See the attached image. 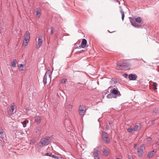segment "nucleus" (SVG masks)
<instances>
[{
    "mask_svg": "<svg viewBox=\"0 0 159 159\" xmlns=\"http://www.w3.org/2000/svg\"><path fill=\"white\" fill-rule=\"evenodd\" d=\"M129 18L131 25L135 27H138L136 22L140 23L142 21V19L140 17H138L135 19L130 17Z\"/></svg>",
    "mask_w": 159,
    "mask_h": 159,
    "instance_id": "1",
    "label": "nucleus"
},
{
    "mask_svg": "<svg viewBox=\"0 0 159 159\" xmlns=\"http://www.w3.org/2000/svg\"><path fill=\"white\" fill-rule=\"evenodd\" d=\"M49 139L50 138L49 137L43 138L40 141V143L42 146L41 145H40V146L42 147L43 146H45L48 145L50 141Z\"/></svg>",
    "mask_w": 159,
    "mask_h": 159,
    "instance_id": "2",
    "label": "nucleus"
},
{
    "mask_svg": "<svg viewBox=\"0 0 159 159\" xmlns=\"http://www.w3.org/2000/svg\"><path fill=\"white\" fill-rule=\"evenodd\" d=\"M47 75L49 76L50 80L51 79V70H48L46 72L43 79V82L44 84H46L47 83Z\"/></svg>",
    "mask_w": 159,
    "mask_h": 159,
    "instance_id": "3",
    "label": "nucleus"
},
{
    "mask_svg": "<svg viewBox=\"0 0 159 159\" xmlns=\"http://www.w3.org/2000/svg\"><path fill=\"white\" fill-rule=\"evenodd\" d=\"M103 136L102 137V140L107 143H109L110 142V140L107 136V134L104 131H102Z\"/></svg>",
    "mask_w": 159,
    "mask_h": 159,
    "instance_id": "4",
    "label": "nucleus"
},
{
    "mask_svg": "<svg viewBox=\"0 0 159 159\" xmlns=\"http://www.w3.org/2000/svg\"><path fill=\"white\" fill-rule=\"evenodd\" d=\"M122 64L124 69L128 70L131 67L130 64L129 62L125 61H122Z\"/></svg>",
    "mask_w": 159,
    "mask_h": 159,
    "instance_id": "5",
    "label": "nucleus"
},
{
    "mask_svg": "<svg viewBox=\"0 0 159 159\" xmlns=\"http://www.w3.org/2000/svg\"><path fill=\"white\" fill-rule=\"evenodd\" d=\"M38 44H37L36 46V49H38V48H39L42 44L43 40L42 39V37L41 36H39L38 37Z\"/></svg>",
    "mask_w": 159,
    "mask_h": 159,
    "instance_id": "6",
    "label": "nucleus"
},
{
    "mask_svg": "<svg viewBox=\"0 0 159 159\" xmlns=\"http://www.w3.org/2000/svg\"><path fill=\"white\" fill-rule=\"evenodd\" d=\"M116 69L117 70H118L124 69L122 64V61H120L117 62L116 64Z\"/></svg>",
    "mask_w": 159,
    "mask_h": 159,
    "instance_id": "7",
    "label": "nucleus"
},
{
    "mask_svg": "<svg viewBox=\"0 0 159 159\" xmlns=\"http://www.w3.org/2000/svg\"><path fill=\"white\" fill-rule=\"evenodd\" d=\"M87 43V42L86 40L85 39H82V42L80 45L79 47H78L77 48H84L86 47Z\"/></svg>",
    "mask_w": 159,
    "mask_h": 159,
    "instance_id": "8",
    "label": "nucleus"
},
{
    "mask_svg": "<svg viewBox=\"0 0 159 159\" xmlns=\"http://www.w3.org/2000/svg\"><path fill=\"white\" fill-rule=\"evenodd\" d=\"M100 153V152L98 150H95L93 152V155L95 159H99V154Z\"/></svg>",
    "mask_w": 159,
    "mask_h": 159,
    "instance_id": "9",
    "label": "nucleus"
},
{
    "mask_svg": "<svg viewBox=\"0 0 159 159\" xmlns=\"http://www.w3.org/2000/svg\"><path fill=\"white\" fill-rule=\"evenodd\" d=\"M143 145H141L138 149V156L139 157H142L143 155Z\"/></svg>",
    "mask_w": 159,
    "mask_h": 159,
    "instance_id": "10",
    "label": "nucleus"
},
{
    "mask_svg": "<svg viewBox=\"0 0 159 159\" xmlns=\"http://www.w3.org/2000/svg\"><path fill=\"white\" fill-rule=\"evenodd\" d=\"M111 93L113 94L118 97H120L121 95L120 92H119L118 90L116 89L115 88H113L112 89Z\"/></svg>",
    "mask_w": 159,
    "mask_h": 159,
    "instance_id": "11",
    "label": "nucleus"
},
{
    "mask_svg": "<svg viewBox=\"0 0 159 159\" xmlns=\"http://www.w3.org/2000/svg\"><path fill=\"white\" fill-rule=\"evenodd\" d=\"M85 107L83 105H80L79 107V113L80 115H83L84 113Z\"/></svg>",
    "mask_w": 159,
    "mask_h": 159,
    "instance_id": "12",
    "label": "nucleus"
},
{
    "mask_svg": "<svg viewBox=\"0 0 159 159\" xmlns=\"http://www.w3.org/2000/svg\"><path fill=\"white\" fill-rule=\"evenodd\" d=\"M137 77V75L135 74H130L129 75L128 78L130 80H135Z\"/></svg>",
    "mask_w": 159,
    "mask_h": 159,
    "instance_id": "13",
    "label": "nucleus"
},
{
    "mask_svg": "<svg viewBox=\"0 0 159 159\" xmlns=\"http://www.w3.org/2000/svg\"><path fill=\"white\" fill-rule=\"evenodd\" d=\"M157 150L154 149L153 151H150L147 155V157L149 158H151L157 152Z\"/></svg>",
    "mask_w": 159,
    "mask_h": 159,
    "instance_id": "14",
    "label": "nucleus"
},
{
    "mask_svg": "<svg viewBox=\"0 0 159 159\" xmlns=\"http://www.w3.org/2000/svg\"><path fill=\"white\" fill-rule=\"evenodd\" d=\"M30 39V34L29 32L26 31L25 35V40L29 41Z\"/></svg>",
    "mask_w": 159,
    "mask_h": 159,
    "instance_id": "15",
    "label": "nucleus"
},
{
    "mask_svg": "<svg viewBox=\"0 0 159 159\" xmlns=\"http://www.w3.org/2000/svg\"><path fill=\"white\" fill-rule=\"evenodd\" d=\"M15 106L12 105L9 108L8 111V114L10 115H12L13 113V111L15 109Z\"/></svg>",
    "mask_w": 159,
    "mask_h": 159,
    "instance_id": "16",
    "label": "nucleus"
},
{
    "mask_svg": "<svg viewBox=\"0 0 159 159\" xmlns=\"http://www.w3.org/2000/svg\"><path fill=\"white\" fill-rule=\"evenodd\" d=\"M41 120V117L40 116H37L35 119V121L37 124H39L40 123Z\"/></svg>",
    "mask_w": 159,
    "mask_h": 159,
    "instance_id": "17",
    "label": "nucleus"
},
{
    "mask_svg": "<svg viewBox=\"0 0 159 159\" xmlns=\"http://www.w3.org/2000/svg\"><path fill=\"white\" fill-rule=\"evenodd\" d=\"M16 63L17 61L15 59H13L11 63L12 67L14 68L16 67Z\"/></svg>",
    "mask_w": 159,
    "mask_h": 159,
    "instance_id": "18",
    "label": "nucleus"
},
{
    "mask_svg": "<svg viewBox=\"0 0 159 159\" xmlns=\"http://www.w3.org/2000/svg\"><path fill=\"white\" fill-rule=\"evenodd\" d=\"M29 121L26 119H25L23 121L21 122V123L23 125V127L25 128L26 126V124L28 123Z\"/></svg>",
    "mask_w": 159,
    "mask_h": 159,
    "instance_id": "19",
    "label": "nucleus"
},
{
    "mask_svg": "<svg viewBox=\"0 0 159 159\" xmlns=\"http://www.w3.org/2000/svg\"><path fill=\"white\" fill-rule=\"evenodd\" d=\"M120 12L121 13V16H122L121 18H122V21H123L124 19V18L125 17V14H124V12L122 10V9H120Z\"/></svg>",
    "mask_w": 159,
    "mask_h": 159,
    "instance_id": "20",
    "label": "nucleus"
},
{
    "mask_svg": "<svg viewBox=\"0 0 159 159\" xmlns=\"http://www.w3.org/2000/svg\"><path fill=\"white\" fill-rule=\"evenodd\" d=\"M153 112L156 113H159V108L157 107L154 108L153 110Z\"/></svg>",
    "mask_w": 159,
    "mask_h": 159,
    "instance_id": "21",
    "label": "nucleus"
},
{
    "mask_svg": "<svg viewBox=\"0 0 159 159\" xmlns=\"http://www.w3.org/2000/svg\"><path fill=\"white\" fill-rule=\"evenodd\" d=\"M103 153L106 155L107 156L109 154V152L105 149H104L103 151Z\"/></svg>",
    "mask_w": 159,
    "mask_h": 159,
    "instance_id": "22",
    "label": "nucleus"
},
{
    "mask_svg": "<svg viewBox=\"0 0 159 159\" xmlns=\"http://www.w3.org/2000/svg\"><path fill=\"white\" fill-rule=\"evenodd\" d=\"M24 65L20 64V65L19 67L20 68L19 70L21 71H23L24 70Z\"/></svg>",
    "mask_w": 159,
    "mask_h": 159,
    "instance_id": "23",
    "label": "nucleus"
},
{
    "mask_svg": "<svg viewBox=\"0 0 159 159\" xmlns=\"http://www.w3.org/2000/svg\"><path fill=\"white\" fill-rule=\"evenodd\" d=\"M29 41H24L23 42V43H22V46H26L27 45V43L29 42Z\"/></svg>",
    "mask_w": 159,
    "mask_h": 159,
    "instance_id": "24",
    "label": "nucleus"
},
{
    "mask_svg": "<svg viewBox=\"0 0 159 159\" xmlns=\"http://www.w3.org/2000/svg\"><path fill=\"white\" fill-rule=\"evenodd\" d=\"M139 128V126L138 125H135L133 129V130L134 131H137L138 129Z\"/></svg>",
    "mask_w": 159,
    "mask_h": 159,
    "instance_id": "25",
    "label": "nucleus"
},
{
    "mask_svg": "<svg viewBox=\"0 0 159 159\" xmlns=\"http://www.w3.org/2000/svg\"><path fill=\"white\" fill-rule=\"evenodd\" d=\"M133 130V129L131 128H128L127 130V132L129 133H132Z\"/></svg>",
    "mask_w": 159,
    "mask_h": 159,
    "instance_id": "26",
    "label": "nucleus"
},
{
    "mask_svg": "<svg viewBox=\"0 0 159 159\" xmlns=\"http://www.w3.org/2000/svg\"><path fill=\"white\" fill-rule=\"evenodd\" d=\"M153 85L154 86V89L155 90H156L157 89V84L155 82H154L153 83Z\"/></svg>",
    "mask_w": 159,
    "mask_h": 159,
    "instance_id": "27",
    "label": "nucleus"
},
{
    "mask_svg": "<svg viewBox=\"0 0 159 159\" xmlns=\"http://www.w3.org/2000/svg\"><path fill=\"white\" fill-rule=\"evenodd\" d=\"M51 157H52V158H55L56 159H58L59 157L58 156H56L54 155H52L51 156Z\"/></svg>",
    "mask_w": 159,
    "mask_h": 159,
    "instance_id": "28",
    "label": "nucleus"
},
{
    "mask_svg": "<svg viewBox=\"0 0 159 159\" xmlns=\"http://www.w3.org/2000/svg\"><path fill=\"white\" fill-rule=\"evenodd\" d=\"M72 106L71 105H69L67 106V108L70 110L72 108Z\"/></svg>",
    "mask_w": 159,
    "mask_h": 159,
    "instance_id": "29",
    "label": "nucleus"
},
{
    "mask_svg": "<svg viewBox=\"0 0 159 159\" xmlns=\"http://www.w3.org/2000/svg\"><path fill=\"white\" fill-rule=\"evenodd\" d=\"M123 75L125 78H127L128 76V74L126 73L123 74Z\"/></svg>",
    "mask_w": 159,
    "mask_h": 159,
    "instance_id": "30",
    "label": "nucleus"
},
{
    "mask_svg": "<svg viewBox=\"0 0 159 159\" xmlns=\"http://www.w3.org/2000/svg\"><path fill=\"white\" fill-rule=\"evenodd\" d=\"M66 79H63L61 80V82L62 84H64L66 82Z\"/></svg>",
    "mask_w": 159,
    "mask_h": 159,
    "instance_id": "31",
    "label": "nucleus"
},
{
    "mask_svg": "<svg viewBox=\"0 0 159 159\" xmlns=\"http://www.w3.org/2000/svg\"><path fill=\"white\" fill-rule=\"evenodd\" d=\"M107 98H112V95L111 94H108L107 96Z\"/></svg>",
    "mask_w": 159,
    "mask_h": 159,
    "instance_id": "32",
    "label": "nucleus"
},
{
    "mask_svg": "<svg viewBox=\"0 0 159 159\" xmlns=\"http://www.w3.org/2000/svg\"><path fill=\"white\" fill-rule=\"evenodd\" d=\"M128 159H133V156L131 155H128Z\"/></svg>",
    "mask_w": 159,
    "mask_h": 159,
    "instance_id": "33",
    "label": "nucleus"
},
{
    "mask_svg": "<svg viewBox=\"0 0 159 159\" xmlns=\"http://www.w3.org/2000/svg\"><path fill=\"white\" fill-rule=\"evenodd\" d=\"M51 33L52 34H53V30L54 29V28L53 27H51Z\"/></svg>",
    "mask_w": 159,
    "mask_h": 159,
    "instance_id": "34",
    "label": "nucleus"
},
{
    "mask_svg": "<svg viewBox=\"0 0 159 159\" xmlns=\"http://www.w3.org/2000/svg\"><path fill=\"white\" fill-rule=\"evenodd\" d=\"M45 155L46 156H49V157H51V156L52 155V154H50L48 153H46L45 154Z\"/></svg>",
    "mask_w": 159,
    "mask_h": 159,
    "instance_id": "35",
    "label": "nucleus"
},
{
    "mask_svg": "<svg viewBox=\"0 0 159 159\" xmlns=\"http://www.w3.org/2000/svg\"><path fill=\"white\" fill-rule=\"evenodd\" d=\"M36 14L37 16H38L40 14V11L37 10L36 11Z\"/></svg>",
    "mask_w": 159,
    "mask_h": 159,
    "instance_id": "36",
    "label": "nucleus"
},
{
    "mask_svg": "<svg viewBox=\"0 0 159 159\" xmlns=\"http://www.w3.org/2000/svg\"><path fill=\"white\" fill-rule=\"evenodd\" d=\"M147 140L148 141H151L152 140V139L150 137H149L147 139Z\"/></svg>",
    "mask_w": 159,
    "mask_h": 159,
    "instance_id": "37",
    "label": "nucleus"
},
{
    "mask_svg": "<svg viewBox=\"0 0 159 159\" xmlns=\"http://www.w3.org/2000/svg\"><path fill=\"white\" fill-rule=\"evenodd\" d=\"M154 121L155 120H152L151 121V123L152 124H155V122H154Z\"/></svg>",
    "mask_w": 159,
    "mask_h": 159,
    "instance_id": "38",
    "label": "nucleus"
},
{
    "mask_svg": "<svg viewBox=\"0 0 159 159\" xmlns=\"http://www.w3.org/2000/svg\"><path fill=\"white\" fill-rule=\"evenodd\" d=\"M109 123L110 125H111L112 123V122L111 121H110L109 122Z\"/></svg>",
    "mask_w": 159,
    "mask_h": 159,
    "instance_id": "39",
    "label": "nucleus"
},
{
    "mask_svg": "<svg viewBox=\"0 0 159 159\" xmlns=\"http://www.w3.org/2000/svg\"><path fill=\"white\" fill-rule=\"evenodd\" d=\"M106 129H110L109 127L107 125L106 126Z\"/></svg>",
    "mask_w": 159,
    "mask_h": 159,
    "instance_id": "40",
    "label": "nucleus"
},
{
    "mask_svg": "<svg viewBox=\"0 0 159 159\" xmlns=\"http://www.w3.org/2000/svg\"><path fill=\"white\" fill-rule=\"evenodd\" d=\"M3 133V132L2 131H0V135L2 134Z\"/></svg>",
    "mask_w": 159,
    "mask_h": 159,
    "instance_id": "41",
    "label": "nucleus"
},
{
    "mask_svg": "<svg viewBox=\"0 0 159 159\" xmlns=\"http://www.w3.org/2000/svg\"><path fill=\"white\" fill-rule=\"evenodd\" d=\"M116 2H118L119 3V4H120V2L118 0H116Z\"/></svg>",
    "mask_w": 159,
    "mask_h": 159,
    "instance_id": "42",
    "label": "nucleus"
},
{
    "mask_svg": "<svg viewBox=\"0 0 159 159\" xmlns=\"http://www.w3.org/2000/svg\"><path fill=\"white\" fill-rule=\"evenodd\" d=\"M157 144L158 145H159V142H157Z\"/></svg>",
    "mask_w": 159,
    "mask_h": 159,
    "instance_id": "43",
    "label": "nucleus"
},
{
    "mask_svg": "<svg viewBox=\"0 0 159 159\" xmlns=\"http://www.w3.org/2000/svg\"><path fill=\"white\" fill-rule=\"evenodd\" d=\"M108 31L110 32V33H112V32H114L115 31H112V32H110L109 31V30H108Z\"/></svg>",
    "mask_w": 159,
    "mask_h": 159,
    "instance_id": "44",
    "label": "nucleus"
},
{
    "mask_svg": "<svg viewBox=\"0 0 159 159\" xmlns=\"http://www.w3.org/2000/svg\"><path fill=\"white\" fill-rule=\"evenodd\" d=\"M83 51V50H82V51H80V52L81 53Z\"/></svg>",
    "mask_w": 159,
    "mask_h": 159,
    "instance_id": "45",
    "label": "nucleus"
},
{
    "mask_svg": "<svg viewBox=\"0 0 159 159\" xmlns=\"http://www.w3.org/2000/svg\"><path fill=\"white\" fill-rule=\"evenodd\" d=\"M78 84H80V85H81L82 84H80V83H78Z\"/></svg>",
    "mask_w": 159,
    "mask_h": 159,
    "instance_id": "46",
    "label": "nucleus"
},
{
    "mask_svg": "<svg viewBox=\"0 0 159 159\" xmlns=\"http://www.w3.org/2000/svg\"><path fill=\"white\" fill-rule=\"evenodd\" d=\"M119 7L120 8V9H121V7H120V6H119Z\"/></svg>",
    "mask_w": 159,
    "mask_h": 159,
    "instance_id": "47",
    "label": "nucleus"
},
{
    "mask_svg": "<svg viewBox=\"0 0 159 159\" xmlns=\"http://www.w3.org/2000/svg\"><path fill=\"white\" fill-rule=\"evenodd\" d=\"M1 136L2 137H4L3 135H2V136Z\"/></svg>",
    "mask_w": 159,
    "mask_h": 159,
    "instance_id": "48",
    "label": "nucleus"
},
{
    "mask_svg": "<svg viewBox=\"0 0 159 159\" xmlns=\"http://www.w3.org/2000/svg\"><path fill=\"white\" fill-rule=\"evenodd\" d=\"M116 159H120V158H116Z\"/></svg>",
    "mask_w": 159,
    "mask_h": 159,
    "instance_id": "49",
    "label": "nucleus"
},
{
    "mask_svg": "<svg viewBox=\"0 0 159 159\" xmlns=\"http://www.w3.org/2000/svg\"><path fill=\"white\" fill-rule=\"evenodd\" d=\"M54 108H56V107H55V106H54Z\"/></svg>",
    "mask_w": 159,
    "mask_h": 159,
    "instance_id": "50",
    "label": "nucleus"
},
{
    "mask_svg": "<svg viewBox=\"0 0 159 159\" xmlns=\"http://www.w3.org/2000/svg\"><path fill=\"white\" fill-rule=\"evenodd\" d=\"M26 111H27V108L26 109Z\"/></svg>",
    "mask_w": 159,
    "mask_h": 159,
    "instance_id": "51",
    "label": "nucleus"
},
{
    "mask_svg": "<svg viewBox=\"0 0 159 159\" xmlns=\"http://www.w3.org/2000/svg\"><path fill=\"white\" fill-rule=\"evenodd\" d=\"M135 144V145H134V146H136V144Z\"/></svg>",
    "mask_w": 159,
    "mask_h": 159,
    "instance_id": "52",
    "label": "nucleus"
},
{
    "mask_svg": "<svg viewBox=\"0 0 159 159\" xmlns=\"http://www.w3.org/2000/svg\"><path fill=\"white\" fill-rule=\"evenodd\" d=\"M144 61V62H145L144 61Z\"/></svg>",
    "mask_w": 159,
    "mask_h": 159,
    "instance_id": "53",
    "label": "nucleus"
}]
</instances>
